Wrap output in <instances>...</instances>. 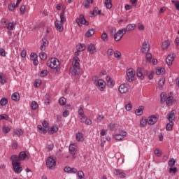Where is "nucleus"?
<instances>
[{"label": "nucleus", "instance_id": "f257e3e1", "mask_svg": "<svg viewBox=\"0 0 179 179\" xmlns=\"http://www.w3.org/2000/svg\"><path fill=\"white\" fill-rule=\"evenodd\" d=\"M80 60L79 59V57H75L73 58V66L71 68L70 71L71 75H73V76H76V75H78V73H79V69L80 68Z\"/></svg>", "mask_w": 179, "mask_h": 179}, {"label": "nucleus", "instance_id": "f03ea898", "mask_svg": "<svg viewBox=\"0 0 179 179\" xmlns=\"http://www.w3.org/2000/svg\"><path fill=\"white\" fill-rule=\"evenodd\" d=\"M16 157H11L10 160L12 162V166L14 173L16 174H20L23 170V167L20 166V162L17 159Z\"/></svg>", "mask_w": 179, "mask_h": 179}, {"label": "nucleus", "instance_id": "7ed1b4c3", "mask_svg": "<svg viewBox=\"0 0 179 179\" xmlns=\"http://www.w3.org/2000/svg\"><path fill=\"white\" fill-rule=\"evenodd\" d=\"M47 65L51 69H56V72H59V60L58 59L53 57L47 62Z\"/></svg>", "mask_w": 179, "mask_h": 179}, {"label": "nucleus", "instance_id": "20e7f679", "mask_svg": "<svg viewBox=\"0 0 179 179\" xmlns=\"http://www.w3.org/2000/svg\"><path fill=\"white\" fill-rule=\"evenodd\" d=\"M55 166H57V157H54V155L48 157L46 159L47 169L54 170Z\"/></svg>", "mask_w": 179, "mask_h": 179}, {"label": "nucleus", "instance_id": "39448f33", "mask_svg": "<svg viewBox=\"0 0 179 179\" xmlns=\"http://www.w3.org/2000/svg\"><path fill=\"white\" fill-rule=\"evenodd\" d=\"M11 157H16L18 162L23 161V160H29L30 159V153L27 151H22L19 153V155H14L11 156Z\"/></svg>", "mask_w": 179, "mask_h": 179}, {"label": "nucleus", "instance_id": "423d86ee", "mask_svg": "<svg viewBox=\"0 0 179 179\" xmlns=\"http://www.w3.org/2000/svg\"><path fill=\"white\" fill-rule=\"evenodd\" d=\"M149 72L148 71H145L144 68H138L136 71V76L138 78H140L141 80H143L145 79V76H148Z\"/></svg>", "mask_w": 179, "mask_h": 179}, {"label": "nucleus", "instance_id": "0eeeda50", "mask_svg": "<svg viewBox=\"0 0 179 179\" xmlns=\"http://www.w3.org/2000/svg\"><path fill=\"white\" fill-rule=\"evenodd\" d=\"M94 79L95 80L94 83V85L98 87L99 90L103 92L104 89H106V82H104L103 80H99L98 81H96L98 79L97 77H94Z\"/></svg>", "mask_w": 179, "mask_h": 179}, {"label": "nucleus", "instance_id": "6e6552de", "mask_svg": "<svg viewBox=\"0 0 179 179\" xmlns=\"http://www.w3.org/2000/svg\"><path fill=\"white\" fill-rule=\"evenodd\" d=\"M76 22L80 27H82L83 24L85 26H89V22L86 21L83 15H80L79 17L76 18Z\"/></svg>", "mask_w": 179, "mask_h": 179}, {"label": "nucleus", "instance_id": "1a4fd4ad", "mask_svg": "<svg viewBox=\"0 0 179 179\" xmlns=\"http://www.w3.org/2000/svg\"><path fill=\"white\" fill-rule=\"evenodd\" d=\"M127 82H134V80H135V72L134 71V69L127 70Z\"/></svg>", "mask_w": 179, "mask_h": 179}, {"label": "nucleus", "instance_id": "9d476101", "mask_svg": "<svg viewBox=\"0 0 179 179\" xmlns=\"http://www.w3.org/2000/svg\"><path fill=\"white\" fill-rule=\"evenodd\" d=\"M124 34H125V29H119L114 36L115 41H120L124 37Z\"/></svg>", "mask_w": 179, "mask_h": 179}, {"label": "nucleus", "instance_id": "9b49d317", "mask_svg": "<svg viewBox=\"0 0 179 179\" xmlns=\"http://www.w3.org/2000/svg\"><path fill=\"white\" fill-rule=\"evenodd\" d=\"M129 90V84L128 83L122 84L119 87V92L122 94H124V93H128Z\"/></svg>", "mask_w": 179, "mask_h": 179}, {"label": "nucleus", "instance_id": "f8f14e48", "mask_svg": "<svg viewBox=\"0 0 179 179\" xmlns=\"http://www.w3.org/2000/svg\"><path fill=\"white\" fill-rule=\"evenodd\" d=\"M147 122L148 125H155L157 122V117L156 115H152L148 117Z\"/></svg>", "mask_w": 179, "mask_h": 179}, {"label": "nucleus", "instance_id": "ddd939ff", "mask_svg": "<svg viewBox=\"0 0 179 179\" xmlns=\"http://www.w3.org/2000/svg\"><path fill=\"white\" fill-rule=\"evenodd\" d=\"M113 174H115L116 177H118V178H125V177H127V173L121 171L120 169H115Z\"/></svg>", "mask_w": 179, "mask_h": 179}, {"label": "nucleus", "instance_id": "4468645a", "mask_svg": "<svg viewBox=\"0 0 179 179\" xmlns=\"http://www.w3.org/2000/svg\"><path fill=\"white\" fill-rule=\"evenodd\" d=\"M141 51L143 54H148L150 51V47L147 42H144L141 48Z\"/></svg>", "mask_w": 179, "mask_h": 179}, {"label": "nucleus", "instance_id": "2eb2a0df", "mask_svg": "<svg viewBox=\"0 0 179 179\" xmlns=\"http://www.w3.org/2000/svg\"><path fill=\"white\" fill-rule=\"evenodd\" d=\"M69 150L71 155H72L73 156H75V155H76V152H78V148L76 147V145L75 144H71L69 145Z\"/></svg>", "mask_w": 179, "mask_h": 179}, {"label": "nucleus", "instance_id": "dca6fc26", "mask_svg": "<svg viewBox=\"0 0 179 179\" xmlns=\"http://www.w3.org/2000/svg\"><path fill=\"white\" fill-rule=\"evenodd\" d=\"M174 57H176V55H169L168 57L166 59V62L167 65L169 66L171 65H173V61H174Z\"/></svg>", "mask_w": 179, "mask_h": 179}, {"label": "nucleus", "instance_id": "f3484780", "mask_svg": "<svg viewBox=\"0 0 179 179\" xmlns=\"http://www.w3.org/2000/svg\"><path fill=\"white\" fill-rule=\"evenodd\" d=\"M88 52L90 54H94L97 52V49L96 48V45L94 44L90 43L87 48Z\"/></svg>", "mask_w": 179, "mask_h": 179}, {"label": "nucleus", "instance_id": "a211bd4d", "mask_svg": "<svg viewBox=\"0 0 179 179\" xmlns=\"http://www.w3.org/2000/svg\"><path fill=\"white\" fill-rule=\"evenodd\" d=\"M62 24L61 21L57 20L55 22V26L58 31H64V27H62Z\"/></svg>", "mask_w": 179, "mask_h": 179}, {"label": "nucleus", "instance_id": "6ab92c4d", "mask_svg": "<svg viewBox=\"0 0 179 179\" xmlns=\"http://www.w3.org/2000/svg\"><path fill=\"white\" fill-rule=\"evenodd\" d=\"M124 136H127V131H122V133L120 134H115L114 136V138L117 141H122Z\"/></svg>", "mask_w": 179, "mask_h": 179}, {"label": "nucleus", "instance_id": "aec40b11", "mask_svg": "<svg viewBox=\"0 0 179 179\" xmlns=\"http://www.w3.org/2000/svg\"><path fill=\"white\" fill-rule=\"evenodd\" d=\"M167 120L169 121H174L176 120V110H171L167 115Z\"/></svg>", "mask_w": 179, "mask_h": 179}, {"label": "nucleus", "instance_id": "412c9836", "mask_svg": "<svg viewBox=\"0 0 179 179\" xmlns=\"http://www.w3.org/2000/svg\"><path fill=\"white\" fill-rule=\"evenodd\" d=\"M135 27H136V25L135 24H129L126 28L124 29V33H127V31H132V30H135Z\"/></svg>", "mask_w": 179, "mask_h": 179}, {"label": "nucleus", "instance_id": "4be33fe9", "mask_svg": "<svg viewBox=\"0 0 179 179\" xmlns=\"http://www.w3.org/2000/svg\"><path fill=\"white\" fill-rule=\"evenodd\" d=\"M106 83L108 87H113V86H114V81L111 79V77L108 76H106Z\"/></svg>", "mask_w": 179, "mask_h": 179}, {"label": "nucleus", "instance_id": "5701e85b", "mask_svg": "<svg viewBox=\"0 0 179 179\" xmlns=\"http://www.w3.org/2000/svg\"><path fill=\"white\" fill-rule=\"evenodd\" d=\"M173 127H174V122L169 121V122L166 125V131H173Z\"/></svg>", "mask_w": 179, "mask_h": 179}, {"label": "nucleus", "instance_id": "b1692460", "mask_svg": "<svg viewBox=\"0 0 179 179\" xmlns=\"http://www.w3.org/2000/svg\"><path fill=\"white\" fill-rule=\"evenodd\" d=\"M11 99L13 101H19V100H20V95H19L17 92L13 93L11 96Z\"/></svg>", "mask_w": 179, "mask_h": 179}, {"label": "nucleus", "instance_id": "393cba45", "mask_svg": "<svg viewBox=\"0 0 179 179\" xmlns=\"http://www.w3.org/2000/svg\"><path fill=\"white\" fill-rule=\"evenodd\" d=\"M160 103L161 104H163L166 102V99H167V94L166 92H162L160 95Z\"/></svg>", "mask_w": 179, "mask_h": 179}, {"label": "nucleus", "instance_id": "a878e982", "mask_svg": "<svg viewBox=\"0 0 179 179\" xmlns=\"http://www.w3.org/2000/svg\"><path fill=\"white\" fill-rule=\"evenodd\" d=\"M48 134H55V132H58V127L53 126L52 127H50L48 130Z\"/></svg>", "mask_w": 179, "mask_h": 179}, {"label": "nucleus", "instance_id": "bb28decb", "mask_svg": "<svg viewBox=\"0 0 179 179\" xmlns=\"http://www.w3.org/2000/svg\"><path fill=\"white\" fill-rule=\"evenodd\" d=\"M145 110V106H141L139 108L136 109V114L137 115H142L143 114V110Z\"/></svg>", "mask_w": 179, "mask_h": 179}, {"label": "nucleus", "instance_id": "cd10ccee", "mask_svg": "<svg viewBox=\"0 0 179 179\" xmlns=\"http://www.w3.org/2000/svg\"><path fill=\"white\" fill-rule=\"evenodd\" d=\"M100 13H101V10H99V8L95 7L93 12L91 13V17H93V16L94 15H100Z\"/></svg>", "mask_w": 179, "mask_h": 179}, {"label": "nucleus", "instance_id": "c85d7f7f", "mask_svg": "<svg viewBox=\"0 0 179 179\" xmlns=\"http://www.w3.org/2000/svg\"><path fill=\"white\" fill-rule=\"evenodd\" d=\"M173 101H174L173 96H169L166 100V106H168V107H170V106L173 105Z\"/></svg>", "mask_w": 179, "mask_h": 179}, {"label": "nucleus", "instance_id": "c756f323", "mask_svg": "<svg viewBox=\"0 0 179 179\" xmlns=\"http://www.w3.org/2000/svg\"><path fill=\"white\" fill-rule=\"evenodd\" d=\"M76 141H78V142H83V141H84L83 134L77 133L76 134Z\"/></svg>", "mask_w": 179, "mask_h": 179}, {"label": "nucleus", "instance_id": "7c9ffc66", "mask_svg": "<svg viewBox=\"0 0 179 179\" xmlns=\"http://www.w3.org/2000/svg\"><path fill=\"white\" fill-rule=\"evenodd\" d=\"M170 47V41H166L162 43V50H167Z\"/></svg>", "mask_w": 179, "mask_h": 179}, {"label": "nucleus", "instance_id": "2f4dec72", "mask_svg": "<svg viewBox=\"0 0 179 179\" xmlns=\"http://www.w3.org/2000/svg\"><path fill=\"white\" fill-rule=\"evenodd\" d=\"M145 54H146V55H145V62L151 63L152 62V56L151 53L147 52Z\"/></svg>", "mask_w": 179, "mask_h": 179}, {"label": "nucleus", "instance_id": "473e14b6", "mask_svg": "<svg viewBox=\"0 0 179 179\" xmlns=\"http://www.w3.org/2000/svg\"><path fill=\"white\" fill-rule=\"evenodd\" d=\"M60 18H61L60 23H62V24H64V23H65V22H66V17H65L64 12H62L60 13Z\"/></svg>", "mask_w": 179, "mask_h": 179}, {"label": "nucleus", "instance_id": "72a5a7b5", "mask_svg": "<svg viewBox=\"0 0 179 179\" xmlns=\"http://www.w3.org/2000/svg\"><path fill=\"white\" fill-rule=\"evenodd\" d=\"M15 26H16V23L10 22L6 25V29H8V30H13V29H15Z\"/></svg>", "mask_w": 179, "mask_h": 179}, {"label": "nucleus", "instance_id": "f704fd0d", "mask_svg": "<svg viewBox=\"0 0 179 179\" xmlns=\"http://www.w3.org/2000/svg\"><path fill=\"white\" fill-rule=\"evenodd\" d=\"M168 166H169V167H174V166H176V159L173 158L170 159L168 162Z\"/></svg>", "mask_w": 179, "mask_h": 179}, {"label": "nucleus", "instance_id": "c9c22d12", "mask_svg": "<svg viewBox=\"0 0 179 179\" xmlns=\"http://www.w3.org/2000/svg\"><path fill=\"white\" fill-rule=\"evenodd\" d=\"M13 135H17V136H20L23 135V130L15 129L13 131Z\"/></svg>", "mask_w": 179, "mask_h": 179}, {"label": "nucleus", "instance_id": "e433bc0d", "mask_svg": "<svg viewBox=\"0 0 179 179\" xmlns=\"http://www.w3.org/2000/svg\"><path fill=\"white\" fill-rule=\"evenodd\" d=\"M105 5L107 9H111V8H113V3H111V0H106Z\"/></svg>", "mask_w": 179, "mask_h": 179}, {"label": "nucleus", "instance_id": "4c0bfd02", "mask_svg": "<svg viewBox=\"0 0 179 179\" xmlns=\"http://www.w3.org/2000/svg\"><path fill=\"white\" fill-rule=\"evenodd\" d=\"M77 48L79 51H85V50H86V45L85 44L79 43L77 45Z\"/></svg>", "mask_w": 179, "mask_h": 179}, {"label": "nucleus", "instance_id": "58836bf2", "mask_svg": "<svg viewBox=\"0 0 179 179\" xmlns=\"http://www.w3.org/2000/svg\"><path fill=\"white\" fill-rule=\"evenodd\" d=\"M164 72H166V69L164 68L157 69L156 70L157 75H163Z\"/></svg>", "mask_w": 179, "mask_h": 179}, {"label": "nucleus", "instance_id": "ea45409f", "mask_svg": "<svg viewBox=\"0 0 179 179\" xmlns=\"http://www.w3.org/2000/svg\"><path fill=\"white\" fill-rule=\"evenodd\" d=\"M0 83H1V85H5V83H6V78L3 77V73H0Z\"/></svg>", "mask_w": 179, "mask_h": 179}, {"label": "nucleus", "instance_id": "a19ab883", "mask_svg": "<svg viewBox=\"0 0 179 179\" xmlns=\"http://www.w3.org/2000/svg\"><path fill=\"white\" fill-rule=\"evenodd\" d=\"M59 104L60 106H65L66 104V99L65 97H61L59 100Z\"/></svg>", "mask_w": 179, "mask_h": 179}, {"label": "nucleus", "instance_id": "79ce46f5", "mask_svg": "<svg viewBox=\"0 0 179 179\" xmlns=\"http://www.w3.org/2000/svg\"><path fill=\"white\" fill-rule=\"evenodd\" d=\"M94 34V29H90L85 34V37H92Z\"/></svg>", "mask_w": 179, "mask_h": 179}, {"label": "nucleus", "instance_id": "37998d69", "mask_svg": "<svg viewBox=\"0 0 179 179\" xmlns=\"http://www.w3.org/2000/svg\"><path fill=\"white\" fill-rule=\"evenodd\" d=\"M8 104V99L6 98H2L0 100V106H6Z\"/></svg>", "mask_w": 179, "mask_h": 179}, {"label": "nucleus", "instance_id": "c03bdc74", "mask_svg": "<svg viewBox=\"0 0 179 179\" xmlns=\"http://www.w3.org/2000/svg\"><path fill=\"white\" fill-rule=\"evenodd\" d=\"M101 40L103 41H108V36L107 35V33L103 32L101 35Z\"/></svg>", "mask_w": 179, "mask_h": 179}, {"label": "nucleus", "instance_id": "a18cd8bd", "mask_svg": "<svg viewBox=\"0 0 179 179\" xmlns=\"http://www.w3.org/2000/svg\"><path fill=\"white\" fill-rule=\"evenodd\" d=\"M147 124H148V120H146L145 119H141L140 120V127H145Z\"/></svg>", "mask_w": 179, "mask_h": 179}, {"label": "nucleus", "instance_id": "49530a36", "mask_svg": "<svg viewBox=\"0 0 179 179\" xmlns=\"http://www.w3.org/2000/svg\"><path fill=\"white\" fill-rule=\"evenodd\" d=\"M2 120L8 121V120H9V116L6 114H1L0 115V121H2Z\"/></svg>", "mask_w": 179, "mask_h": 179}, {"label": "nucleus", "instance_id": "de8ad7c7", "mask_svg": "<svg viewBox=\"0 0 179 179\" xmlns=\"http://www.w3.org/2000/svg\"><path fill=\"white\" fill-rule=\"evenodd\" d=\"M2 131L4 134H9V132H10V128L6 126H3Z\"/></svg>", "mask_w": 179, "mask_h": 179}, {"label": "nucleus", "instance_id": "09e8293b", "mask_svg": "<svg viewBox=\"0 0 179 179\" xmlns=\"http://www.w3.org/2000/svg\"><path fill=\"white\" fill-rule=\"evenodd\" d=\"M78 179H85V173L82 171L78 172Z\"/></svg>", "mask_w": 179, "mask_h": 179}, {"label": "nucleus", "instance_id": "8fccbe9b", "mask_svg": "<svg viewBox=\"0 0 179 179\" xmlns=\"http://www.w3.org/2000/svg\"><path fill=\"white\" fill-rule=\"evenodd\" d=\"M39 57L41 58V59H47V54L44 52H41Z\"/></svg>", "mask_w": 179, "mask_h": 179}, {"label": "nucleus", "instance_id": "3c124183", "mask_svg": "<svg viewBox=\"0 0 179 179\" xmlns=\"http://www.w3.org/2000/svg\"><path fill=\"white\" fill-rule=\"evenodd\" d=\"M37 107H38V104L37 103V102L36 101H33L31 102V108H32V110H36Z\"/></svg>", "mask_w": 179, "mask_h": 179}, {"label": "nucleus", "instance_id": "603ef678", "mask_svg": "<svg viewBox=\"0 0 179 179\" xmlns=\"http://www.w3.org/2000/svg\"><path fill=\"white\" fill-rule=\"evenodd\" d=\"M169 173H170V174H176V173H177V167L173 168V167H170L169 170Z\"/></svg>", "mask_w": 179, "mask_h": 179}, {"label": "nucleus", "instance_id": "864d4df0", "mask_svg": "<svg viewBox=\"0 0 179 179\" xmlns=\"http://www.w3.org/2000/svg\"><path fill=\"white\" fill-rule=\"evenodd\" d=\"M172 3L175 6L177 10H179V1H171Z\"/></svg>", "mask_w": 179, "mask_h": 179}, {"label": "nucleus", "instance_id": "5fc2aeb1", "mask_svg": "<svg viewBox=\"0 0 179 179\" xmlns=\"http://www.w3.org/2000/svg\"><path fill=\"white\" fill-rule=\"evenodd\" d=\"M113 54H114V50L113 49H108L107 51L108 58H111V57H113Z\"/></svg>", "mask_w": 179, "mask_h": 179}, {"label": "nucleus", "instance_id": "6e6d98bb", "mask_svg": "<svg viewBox=\"0 0 179 179\" xmlns=\"http://www.w3.org/2000/svg\"><path fill=\"white\" fill-rule=\"evenodd\" d=\"M47 75H48V71L47 70H43L40 73L41 78H44V76H47Z\"/></svg>", "mask_w": 179, "mask_h": 179}, {"label": "nucleus", "instance_id": "4d7b16f0", "mask_svg": "<svg viewBox=\"0 0 179 179\" xmlns=\"http://www.w3.org/2000/svg\"><path fill=\"white\" fill-rule=\"evenodd\" d=\"M37 54L34 53V52H32L31 53V55H30V58H31V61H34L35 59H37Z\"/></svg>", "mask_w": 179, "mask_h": 179}, {"label": "nucleus", "instance_id": "13d9d810", "mask_svg": "<svg viewBox=\"0 0 179 179\" xmlns=\"http://www.w3.org/2000/svg\"><path fill=\"white\" fill-rule=\"evenodd\" d=\"M114 55L115 58H117V59H121V52L118 51H115L114 52Z\"/></svg>", "mask_w": 179, "mask_h": 179}, {"label": "nucleus", "instance_id": "bf43d9fd", "mask_svg": "<svg viewBox=\"0 0 179 179\" xmlns=\"http://www.w3.org/2000/svg\"><path fill=\"white\" fill-rule=\"evenodd\" d=\"M155 153L156 156H157L158 157H160V156H162V151H160V150H159V148L155 149Z\"/></svg>", "mask_w": 179, "mask_h": 179}, {"label": "nucleus", "instance_id": "052dcab7", "mask_svg": "<svg viewBox=\"0 0 179 179\" xmlns=\"http://www.w3.org/2000/svg\"><path fill=\"white\" fill-rule=\"evenodd\" d=\"M38 129H40V131H41V132H43V133H44V134H47V129H44L43 127V126H41V125H38Z\"/></svg>", "mask_w": 179, "mask_h": 179}, {"label": "nucleus", "instance_id": "680f3d73", "mask_svg": "<svg viewBox=\"0 0 179 179\" xmlns=\"http://www.w3.org/2000/svg\"><path fill=\"white\" fill-rule=\"evenodd\" d=\"M17 7L16 5H15L14 3L10 4L8 6V9L9 10L13 11L15 10V8Z\"/></svg>", "mask_w": 179, "mask_h": 179}, {"label": "nucleus", "instance_id": "e2e57ef3", "mask_svg": "<svg viewBox=\"0 0 179 179\" xmlns=\"http://www.w3.org/2000/svg\"><path fill=\"white\" fill-rule=\"evenodd\" d=\"M164 82H165L164 78H162V79L159 80V87H163V86L164 85Z\"/></svg>", "mask_w": 179, "mask_h": 179}, {"label": "nucleus", "instance_id": "0e129e2a", "mask_svg": "<svg viewBox=\"0 0 179 179\" xmlns=\"http://www.w3.org/2000/svg\"><path fill=\"white\" fill-rule=\"evenodd\" d=\"M108 128H109V129H110V131H114L115 129V124H108Z\"/></svg>", "mask_w": 179, "mask_h": 179}, {"label": "nucleus", "instance_id": "69168bd1", "mask_svg": "<svg viewBox=\"0 0 179 179\" xmlns=\"http://www.w3.org/2000/svg\"><path fill=\"white\" fill-rule=\"evenodd\" d=\"M125 109L127 111H131V110H132V105L131 103H128L126 105Z\"/></svg>", "mask_w": 179, "mask_h": 179}, {"label": "nucleus", "instance_id": "338daca9", "mask_svg": "<svg viewBox=\"0 0 179 179\" xmlns=\"http://www.w3.org/2000/svg\"><path fill=\"white\" fill-rule=\"evenodd\" d=\"M71 168L69 166H66L64 169V171H65V173H68L69 174H71Z\"/></svg>", "mask_w": 179, "mask_h": 179}, {"label": "nucleus", "instance_id": "774afa93", "mask_svg": "<svg viewBox=\"0 0 179 179\" xmlns=\"http://www.w3.org/2000/svg\"><path fill=\"white\" fill-rule=\"evenodd\" d=\"M0 55L1 57H5V55H6V52H5L3 48L0 49Z\"/></svg>", "mask_w": 179, "mask_h": 179}]
</instances>
